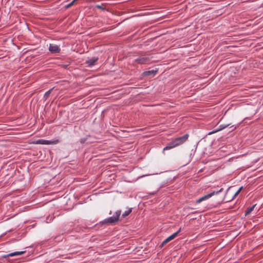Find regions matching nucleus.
<instances>
[{"label":"nucleus","instance_id":"22","mask_svg":"<svg viewBox=\"0 0 263 263\" xmlns=\"http://www.w3.org/2000/svg\"><path fill=\"white\" fill-rule=\"evenodd\" d=\"M242 188V187L241 186L240 187H239V189L237 191H238L239 193L240 192V191L241 190Z\"/></svg>","mask_w":263,"mask_h":263},{"label":"nucleus","instance_id":"1","mask_svg":"<svg viewBox=\"0 0 263 263\" xmlns=\"http://www.w3.org/2000/svg\"><path fill=\"white\" fill-rule=\"evenodd\" d=\"M121 213V210H117L112 216L109 217L104 219L101 222V223H102V224L107 225L114 223L119 220Z\"/></svg>","mask_w":263,"mask_h":263},{"label":"nucleus","instance_id":"10","mask_svg":"<svg viewBox=\"0 0 263 263\" xmlns=\"http://www.w3.org/2000/svg\"><path fill=\"white\" fill-rule=\"evenodd\" d=\"M176 146V144H175L174 140H173L167 144L166 146L164 147L163 151L169 150Z\"/></svg>","mask_w":263,"mask_h":263},{"label":"nucleus","instance_id":"17","mask_svg":"<svg viewBox=\"0 0 263 263\" xmlns=\"http://www.w3.org/2000/svg\"><path fill=\"white\" fill-rule=\"evenodd\" d=\"M73 4H74V2H73V1H72V2H70V3H69V4H67V5H66L65 6V8L66 9H67V8H68L70 7L71 6H72L73 5Z\"/></svg>","mask_w":263,"mask_h":263},{"label":"nucleus","instance_id":"13","mask_svg":"<svg viewBox=\"0 0 263 263\" xmlns=\"http://www.w3.org/2000/svg\"><path fill=\"white\" fill-rule=\"evenodd\" d=\"M255 206H256V204H254L253 205L248 208L245 211V214L246 215L249 214L253 210V209H254Z\"/></svg>","mask_w":263,"mask_h":263},{"label":"nucleus","instance_id":"5","mask_svg":"<svg viewBox=\"0 0 263 263\" xmlns=\"http://www.w3.org/2000/svg\"><path fill=\"white\" fill-rule=\"evenodd\" d=\"M222 190H223V189L221 188L220 190H219L218 191H214L211 192L210 193L208 194L202 196L201 197L202 200L203 201V200H206V199L210 198V197H211L212 196H213V195L218 194L220 192H222Z\"/></svg>","mask_w":263,"mask_h":263},{"label":"nucleus","instance_id":"12","mask_svg":"<svg viewBox=\"0 0 263 263\" xmlns=\"http://www.w3.org/2000/svg\"><path fill=\"white\" fill-rule=\"evenodd\" d=\"M157 71L155 70H148L144 72V76H150V75H153L154 76L156 73Z\"/></svg>","mask_w":263,"mask_h":263},{"label":"nucleus","instance_id":"20","mask_svg":"<svg viewBox=\"0 0 263 263\" xmlns=\"http://www.w3.org/2000/svg\"><path fill=\"white\" fill-rule=\"evenodd\" d=\"M201 201H202V200L201 197H200V198H199L198 200H196V203H199Z\"/></svg>","mask_w":263,"mask_h":263},{"label":"nucleus","instance_id":"24","mask_svg":"<svg viewBox=\"0 0 263 263\" xmlns=\"http://www.w3.org/2000/svg\"><path fill=\"white\" fill-rule=\"evenodd\" d=\"M239 193L238 191H236L235 195H234V197H235L237 195H238Z\"/></svg>","mask_w":263,"mask_h":263},{"label":"nucleus","instance_id":"11","mask_svg":"<svg viewBox=\"0 0 263 263\" xmlns=\"http://www.w3.org/2000/svg\"><path fill=\"white\" fill-rule=\"evenodd\" d=\"M26 251H15L12 253H9V255L11 257L14 256H18L23 254Z\"/></svg>","mask_w":263,"mask_h":263},{"label":"nucleus","instance_id":"18","mask_svg":"<svg viewBox=\"0 0 263 263\" xmlns=\"http://www.w3.org/2000/svg\"><path fill=\"white\" fill-rule=\"evenodd\" d=\"M86 138H81L80 140V142L81 143H84L86 141Z\"/></svg>","mask_w":263,"mask_h":263},{"label":"nucleus","instance_id":"8","mask_svg":"<svg viewBox=\"0 0 263 263\" xmlns=\"http://www.w3.org/2000/svg\"><path fill=\"white\" fill-rule=\"evenodd\" d=\"M230 125H231L230 124H221V125H220L218 126V127L217 129H215V130H213V131H211V132H209L208 134H209V135H211V134H214V133H216V132H219V131H220V130H222V129H224L225 128H226V127H227L229 126Z\"/></svg>","mask_w":263,"mask_h":263},{"label":"nucleus","instance_id":"25","mask_svg":"<svg viewBox=\"0 0 263 263\" xmlns=\"http://www.w3.org/2000/svg\"><path fill=\"white\" fill-rule=\"evenodd\" d=\"M69 65V64H66V65H64L63 66L64 67H65V68H66V67L67 66H68Z\"/></svg>","mask_w":263,"mask_h":263},{"label":"nucleus","instance_id":"9","mask_svg":"<svg viewBox=\"0 0 263 263\" xmlns=\"http://www.w3.org/2000/svg\"><path fill=\"white\" fill-rule=\"evenodd\" d=\"M176 237V233H173V234H172L171 236H170L169 237H168L167 238H166L165 240H164L161 243V244L160 245V248H162V247L165 245L166 244V243H167L168 242H169L170 241L174 239L175 237Z\"/></svg>","mask_w":263,"mask_h":263},{"label":"nucleus","instance_id":"23","mask_svg":"<svg viewBox=\"0 0 263 263\" xmlns=\"http://www.w3.org/2000/svg\"><path fill=\"white\" fill-rule=\"evenodd\" d=\"M242 188V187L241 186L240 187H239V189L237 191H238L239 193L240 192V191L241 190Z\"/></svg>","mask_w":263,"mask_h":263},{"label":"nucleus","instance_id":"4","mask_svg":"<svg viewBox=\"0 0 263 263\" xmlns=\"http://www.w3.org/2000/svg\"><path fill=\"white\" fill-rule=\"evenodd\" d=\"M49 50L52 53H57L60 52L61 48L58 45L56 44H50L49 46Z\"/></svg>","mask_w":263,"mask_h":263},{"label":"nucleus","instance_id":"19","mask_svg":"<svg viewBox=\"0 0 263 263\" xmlns=\"http://www.w3.org/2000/svg\"><path fill=\"white\" fill-rule=\"evenodd\" d=\"M8 257H11V256L9 255V254H4L2 256V257L3 258H7Z\"/></svg>","mask_w":263,"mask_h":263},{"label":"nucleus","instance_id":"14","mask_svg":"<svg viewBox=\"0 0 263 263\" xmlns=\"http://www.w3.org/2000/svg\"><path fill=\"white\" fill-rule=\"evenodd\" d=\"M132 208H128V209L126 211H125L122 215V216L123 217H125L127 216H128L132 212Z\"/></svg>","mask_w":263,"mask_h":263},{"label":"nucleus","instance_id":"3","mask_svg":"<svg viewBox=\"0 0 263 263\" xmlns=\"http://www.w3.org/2000/svg\"><path fill=\"white\" fill-rule=\"evenodd\" d=\"M58 140H48L45 139H38L36 140L34 143L36 144H42V145H51V144H55L58 143Z\"/></svg>","mask_w":263,"mask_h":263},{"label":"nucleus","instance_id":"16","mask_svg":"<svg viewBox=\"0 0 263 263\" xmlns=\"http://www.w3.org/2000/svg\"><path fill=\"white\" fill-rule=\"evenodd\" d=\"M95 7L96 8H97L98 9H101L102 10H105V8L104 7V4H102V5H96L95 6Z\"/></svg>","mask_w":263,"mask_h":263},{"label":"nucleus","instance_id":"15","mask_svg":"<svg viewBox=\"0 0 263 263\" xmlns=\"http://www.w3.org/2000/svg\"><path fill=\"white\" fill-rule=\"evenodd\" d=\"M52 89H50L45 93L44 98H45V100H47L48 99V98L49 97L50 91Z\"/></svg>","mask_w":263,"mask_h":263},{"label":"nucleus","instance_id":"6","mask_svg":"<svg viewBox=\"0 0 263 263\" xmlns=\"http://www.w3.org/2000/svg\"><path fill=\"white\" fill-rule=\"evenodd\" d=\"M149 58L147 57L141 56L136 59L135 61L138 64H145L149 61Z\"/></svg>","mask_w":263,"mask_h":263},{"label":"nucleus","instance_id":"7","mask_svg":"<svg viewBox=\"0 0 263 263\" xmlns=\"http://www.w3.org/2000/svg\"><path fill=\"white\" fill-rule=\"evenodd\" d=\"M99 58L98 57H92L87 61H86L85 63L87 64L89 67H91L95 65V63L98 60Z\"/></svg>","mask_w":263,"mask_h":263},{"label":"nucleus","instance_id":"21","mask_svg":"<svg viewBox=\"0 0 263 263\" xmlns=\"http://www.w3.org/2000/svg\"><path fill=\"white\" fill-rule=\"evenodd\" d=\"M181 228H180L176 232H175L174 233H176V236H177L178 234L181 231Z\"/></svg>","mask_w":263,"mask_h":263},{"label":"nucleus","instance_id":"2","mask_svg":"<svg viewBox=\"0 0 263 263\" xmlns=\"http://www.w3.org/2000/svg\"><path fill=\"white\" fill-rule=\"evenodd\" d=\"M189 137V135L188 134H186L183 136L177 137L174 139H173L176 144V146H178L181 144L184 143L188 139Z\"/></svg>","mask_w":263,"mask_h":263}]
</instances>
